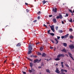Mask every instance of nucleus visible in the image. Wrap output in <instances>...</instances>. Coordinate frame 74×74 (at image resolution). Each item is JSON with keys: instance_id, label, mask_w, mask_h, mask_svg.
<instances>
[{"instance_id": "obj_1", "label": "nucleus", "mask_w": 74, "mask_h": 74, "mask_svg": "<svg viewBox=\"0 0 74 74\" xmlns=\"http://www.w3.org/2000/svg\"><path fill=\"white\" fill-rule=\"evenodd\" d=\"M64 55L63 54H59L57 56V58H56L55 59V60H56V61H58V60H60V58H59V57H64Z\"/></svg>"}, {"instance_id": "obj_2", "label": "nucleus", "mask_w": 74, "mask_h": 74, "mask_svg": "<svg viewBox=\"0 0 74 74\" xmlns=\"http://www.w3.org/2000/svg\"><path fill=\"white\" fill-rule=\"evenodd\" d=\"M33 46H34V45H29V46L28 47L29 48V50H30V51H29L27 53L28 55H29L32 52V51H31V50H32V47Z\"/></svg>"}, {"instance_id": "obj_3", "label": "nucleus", "mask_w": 74, "mask_h": 74, "mask_svg": "<svg viewBox=\"0 0 74 74\" xmlns=\"http://www.w3.org/2000/svg\"><path fill=\"white\" fill-rule=\"evenodd\" d=\"M55 72L58 74H59L60 73V72L59 71V69L58 68H56V70L55 71Z\"/></svg>"}, {"instance_id": "obj_4", "label": "nucleus", "mask_w": 74, "mask_h": 74, "mask_svg": "<svg viewBox=\"0 0 74 74\" xmlns=\"http://www.w3.org/2000/svg\"><path fill=\"white\" fill-rule=\"evenodd\" d=\"M69 48L71 49H74V46L73 45H69Z\"/></svg>"}, {"instance_id": "obj_5", "label": "nucleus", "mask_w": 74, "mask_h": 74, "mask_svg": "<svg viewBox=\"0 0 74 74\" xmlns=\"http://www.w3.org/2000/svg\"><path fill=\"white\" fill-rule=\"evenodd\" d=\"M29 73H32V72L34 71V69L33 68H32L31 70L29 69Z\"/></svg>"}, {"instance_id": "obj_6", "label": "nucleus", "mask_w": 74, "mask_h": 74, "mask_svg": "<svg viewBox=\"0 0 74 74\" xmlns=\"http://www.w3.org/2000/svg\"><path fill=\"white\" fill-rule=\"evenodd\" d=\"M52 11H53L54 12H57V8H55V10L54 8H53Z\"/></svg>"}, {"instance_id": "obj_7", "label": "nucleus", "mask_w": 74, "mask_h": 74, "mask_svg": "<svg viewBox=\"0 0 74 74\" xmlns=\"http://www.w3.org/2000/svg\"><path fill=\"white\" fill-rule=\"evenodd\" d=\"M68 54L69 55V56H70V57L73 59V60H74V59H73V57H72V54L71 53H68Z\"/></svg>"}, {"instance_id": "obj_8", "label": "nucleus", "mask_w": 74, "mask_h": 74, "mask_svg": "<svg viewBox=\"0 0 74 74\" xmlns=\"http://www.w3.org/2000/svg\"><path fill=\"white\" fill-rule=\"evenodd\" d=\"M50 27L51 30L53 31V32H55V30L54 29V28H53V26H52V27L50 26Z\"/></svg>"}, {"instance_id": "obj_9", "label": "nucleus", "mask_w": 74, "mask_h": 74, "mask_svg": "<svg viewBox=\"0 0 74 74\" xmlns=\"http://www.w3.org/2000/svg\"><path fill=\"white\" fill-rule=\"evenodd\" d=\"M61 72H62V73H63V72H64V71H65V73H67V71L66 70L62 69L61 70Z\"/></svg>"}, {"instance_id": "obj_10", "label": "nucleus", "mask_w": 74, "mask_h": 74, "mask_svg": "<svg viewBox=\"0 0 74 74\" xmlns=\"http://www.w3.org/2000/svg\"><path fill=\"white\" fill-rule=\"evenodd\" d=\"M53 21L54 22V23H56V18H53Z\"/></svg>"}, {"instance_id": "obj_11", "label": "nucleus", "mask_w": 74, "mask_h": 74, "mask_svg": "<svg viewBox=\"0 0 74 74\" xmlns=\"http://www.w3.org/2000/svg\"><path fill=\"white\" fill-rule=\"evenodd\" d=\"M47 55V54H45V53H43L42 54V57H45V56Z\"/></svg>"}, {"instance_id": "obj_12", "label": "nucleus", "mask_w": 74, "mask_h": 74, "mask_svg": "<svg viewBox=\"0 0 74 74\" xmlns=\"http://www.w3.org/2000/svg\"><path fill=\"white\" fill-rule=\"evenodd\" d=\"M30 66L31 68H32L33 67V64L32 63V62H30Z\"/></svg>"}, {"instance_id": "obj_13", "label": "nucleus", "mask_w": 74, "mask_h": 74, "mask_svg": "<svg viewBox=\"0 0 74 74\" xmlns=\"http://www.w3.org/2000/svg\"><path fill=\"white\" fill-rule=\"evenodd\" d=\"M21 43H18V44L16 45V47H19L20 46H21Z\"/></svg>"}, {"instance_id": "obj_14", "label": "nucleus", "mask_w": 74, "mask_h": 74, "mask_svg": "<svg viewBox=\"0 0 74 74\" xmlns=\"http://www.w3.org/2000/svg\"><path fill=\"white\" fill-rule=\"evenodd\" d=\"M46 71L47 73H51L50 70H49V69H47L46 70Z\"/></svg>"}, {"instance_id": "obj_15", "label": "nucleus", "mask_w": 74, "mask_h": 74, "mask_svg": "<svg viewBox=\"0 0 74 74\" xmlns=\"http://www.w3.org/2000/svg\"><path fill=\"white\" fill-rule=\"evenodd\" d=\"M63 45H64V47H67V43H63Z\"/></svg>"}, {"instance_id": "obj_16", "label": "nucleus", "mask_w": 74, "mask_h": 74, "mask_svg": "<svg viewBox=\"0 0 74 74\" xmlns=\"http://www.w3.org/2000/svg\"><path fill=\"white\" fill-rule=\"evenodd\" d=\"M69 34H67L66 35H65V36H64V37H65V38H67V37H68V36H69Z\"/></svg>"}, {"instance_id": "obj_17", "label": "nucleus", "mask_w": 74, "mask_h": 74, "mask_svg": "<svg viewBox=\"0 0 74 74\" xmlns=\"http://www.w3.org/2000/svg\"><path fill=\"white\" fill-rule=\"evenodd\" d=\"M62 52H67V51H66V50L65 49H63L62 50H61Z\"/></svg>"}, {"instance_id": "obj_18", "label": "nucleus", "mask_w": 74, "mask_h": 74, "mask_svg": "<svg viewBox=\"0 0 74 74\" xmlns=\"http://www.w3.org/2000/svg\"><path fill=\"white\" fill-rule=\"evenodd\" d=\"M55 40L56 42V44H58V42H58V40L56 39V38H55Z\"/></svg>"}, {"instance_id": "obj_19", "label": "nucleus", "mask_w": 74, "mask_h": 74, "mask_svg": "<svg viewBox=\"0 0 74 74\" xmlns=\"http://www.w3.org/2000/svg\"><path fill=\"white\" fill-rule=\"evenodd\" d=\"M59 16L60 19H62V18H63V17L62 16V14L59 15Z\"/></svg>"}, {"instance_id": "obj_20", "label": "nucleus", "mask_w": 74, "mask_h": 74, "mask_svg": "<svg viewBox=\"0 0 74 74\" xmlns=\"http://www.w3.org/2000/svg\"><path fill=\"white\" fill-rule=\"evenodd\" d=\"M61 64L62 67L63 68L64 67V66L63 65V62H61Z\"/></svg>"}, {"instance_id": "obj_21", "label": "nucleus", "mask_w": 74, "mask_h": 74, "mask_svg": "<svg viewBox=\"0 0 74 74\" xmlns=\"http://www.w3.org/2000/svg\"><path fill=\"white\" fill-rule=\"evenodd\" d=\"M50 34L51 35V36H55V34H53V33H50Z\"/></svg>"}, {"instance_id": "obj_22", "label": "nucleus", "mask_w": 74, "mask_h": 74, "mask_svg": "<svg viewBox=\"0 0 74 74\" xmlns=\"http://www.w3.org/2000/svg\"><path fill=\"white\" fill-rule=\"evenodd\" d=\"M69 38H71V39H73V38L74 37L72 35H71L70 36Z\"/></svg>"}, {"instance_id": "obj_23", "label": "nucleus", "mask_w": 74, "mask_h": 74, "mask_svg": "<svg viewBox=\"0 0 74 74\" xmlns=\"http://www.w3.org/2000/svg\"><path fill=\"white\" fill-rule=\"evenodd\" d=\"M47 1H42V3H43V4L44 5V4H45V3H46Z\"/></svg>"}, {"instance_id": "obj_24", "label": "nucleus", "mask_w": 74, "mask_h": 74, "mask_svg": "<svg viewBox=\"0 0 74 74\" xmlns=\"http://www.w3.org/2000/svg\"><path fill=\"white\" fill-rule=\"evenodd\" d=\"M37 62H38V59H36L34 60V63H36Z\"/></svg>"}, {"instance_id": "obj_25", "label": "nucleus", "mask_w": 74, "mask_h": 74, "mask_svg": "<svg viewBox=\"0 0 74 74\" xmlns=\"http://www.w3.org/2000/svg\"><path fill=\"white\" fill-rule=\"evenodd\" d=\"M58 32H59V33H63V31H62V30H59L58 31Z\"/></svg>"}, {"instance_id": "obj_26", "label": "nucleus", "mask_w": 74, "mask_h": 74, "mask_svg": "<svg viewBox=\"0 0 74 74\" xmlns=\"http://www.w3.org/2000/svg\"><path fill=\"white\" fill-rule=\"evenodd\" d=\"M69 22H73V20H72V18H71L70 19V20L69 21Z\"/></svg>"}, {"instance_id": "obj_27", "label": "nucleus", "mask_w": 74, "mask_h": 74, "mask_svg": "<svg viewBox=\"0 0 74 74\" xmlns=\"http://www.w3.org/2000/svg\"><path fill=\"white\" fill-rule=\"evenodd\" d=\"M69 31L71 32H73V29L72 28H70L69 29Z\"/></svg>"}, {"instance_id": "obj_28", "label": "nucleus", "mask_w": 74, "mask_h": 74, "mask_svg": "<svg viewBox=\"0 0 74 74\" xmlns=\"http://www.w3.org/2000/svg\"><path fill=\"white\" fill-rule=\"evenodd\" d=\"M68 16V14H67V13H66V15L64 16V17H67V16Z\"/></svg>"}, {"instance_id": "obj_29", "label": "nucleus", "mask_w": 74, "mask_h": 74, "mask_svg": "<svg viewBox=\"0 0 74 74\" xmlns=\"http://www.w3.org/2000/svg\"><path fill=\"white\" fill-rule=\"evenodd\" d=\"M29 61H30L31 62H33V60L30 59V58L29 59Z\"/></svg>"}, {"instance_id": "obj_30", "label": "nucleus", "mask_w": 74, "mask_h": 74, "mask_svg": "<svg viewBox=\"0 0 74 74\" xmlns=\"http://www.w3.org/2000/svg\"><path fill=\"white\" fill-rule=\"evenodd\" d=\"M50 32H51V30H49L48 31V34H49L50 33H49Z\"/></svg>"}, {"instance_id": "obj_31", "label": "nucleus", "mask_w": 74, "mask_h": 74, "mask_svg": "<svg viewBox=\"0 0 74 74\" xmlns=\"http://www.w3.org/2000/svg\"><path fill=\"white\" fill-rule=\"evenodd\" d=\"M38 55H42L41 53L39 52H38Z\"/></svg>"}, {"instance_id": "obj_32", "label": "nucleus", "mask_w": 74, "mask_h": 74, "mask_svg": "<svg viewBox=\"0 0 74 74\" xmlns=\"http://www.w3.org/2000/svg\"><path fill=\"white\" fill-rule=\"evenodd\" d=\"M65 65L66 67H69V65H68L67 64H65Z\"/></svg>"}, {"instance_id": "obj_33", "label": "nucleus", "mask_w": 74, "mask_h": 74, "mask_svg": "<svg viewBox=\"0 0 74 74\" xmlns=\"http://www.w3.org/2000/svg\"><path fill=\"white\" fill-rule=\"evenodd\" d=\"M56 19H59L60 18V17H59V16H57V17H56Z\"/></svg>"}, {"instance_id": "obj_34", "label": "nucleus", "mask_w": 74, "mask_h": 74, "mask_svg": "<svg viewBox=\"0 0 74 74\" xmlns=\"http://www.w3.org/2000/svg\"><path fill=\"white\" fill-rule=\"evenodd\" d=\"M65 38L64 37V36H61V38L62 39H63V38Z\"/></svg>"}, {"instance_id": "obj_35", "label": "nucleus", "mask_w": 74, "mask_h": 74, "mask_svg": "<svg viewBox=\"0 0 74 74\" xmlns=\"http://www.w3.org/2000/svg\"><path fill=\"white\" fill-rule=\"evenodd\" d=\"M22 73H23V74H26V72H24L23 71H22Z\"/></svg>"}, {"instance_id": "obj_36", "label": "nucleus", "mask_w": 74, "mask_h": 74, "mask_svg": "<svg viewBox=\"0 0 74 74\" xmlns=\"http://www.w3.org/2000/svg\"><path fill=\"white\" fill-rule=\"evenodd\" d=\"M69 11L70 12H71V13H73V12H72V11L70 9L69 10Z\"/></svg>"}, {"instance_id": "obj_37", "label": "nucleus", "mask_w": 74, "mask_h": 74, "mask_svg": "<svg viewBox=\"0 0 74 74\" xmlns=\"http://www.w3.org/2000/svg\"><path fill=\"white\" fill-rule=\"evenodd\" d=\"M57 37L58 40H59V38H60V36H57Z\"/></svg>"}, {"instance_id": "obj_38", "label": "nucleus", "mask_w": 74, "mask_h": 74, "mask_svg": "<svg viewBox=\"0 0 74 74\" xmlns=\"http://www.w3.org/2000/svg\"><path fill=\"white\" fill-rule=\"evenodd\" d=\"M40 14H41V12H40V11H39L37 13V14H38V15H39Z\"/></svg>"}, {"instance_id": "obj_39", "label": "nucleus", "mask_w": 74, "mask_h": 74, "mask_svg": "<svg viewBox=\"0 0 74 74\" xmlns=\"http://www.w3.org/2000/svg\"><path fill=\"white\" fill-rule=\"evenodd\" d=\"M52 16H52V15H50L49 16V17L50 18H51V17H52Z\"/></svg>"}, {"instance_id": "obj_40", "label": "nucleus", "mask_w": 74, "mask_h": 74, "mask_svg": "<svg viewBox=\"0 0 74 74\" xmlns=\"http://www.w3.org/2000/svg\"><path fill=\"white\" fill-rule=\"evenodd\" d=\"M43 26H45L46 28H48L47 26V25H45L44 24Z\"/></svg>"}, {"instance_id": "obj_41", "label": "nucleus", "mask_w": 74, "mask_h": 74, "mask_svg": "<svg viewBox=\"0 0 74 74\" xmlns=\"http://www.w3.org/2000/svg\"><path fill=\"white\" fill-rule=\"evenodd\" d=\"M37 22V20H34V21L33 22H34V23H36Z\"/></svg>"}, {"instance_id": "obj_42", "label": "nucleus", "mask_w": 74, "mask_h": 74, "mask_svg": "<svg viewBox=\"0 0 74 74\" xmlns=\"http://www.w3.org/2000/svg\"><path fill=\"white\" fill-rule=\"evenodd\" d=\"M43 49V48L42 47H40V51H42Z\"/></svg>"}, {"instance_id": "obj_43", "label": "nucleus", "mask_w": 74, "mask_h": 74, "mask_svg": "<svg viewBox=\"0 0 74 74\" xmlns=\"http://www.w3.org/2000/svg\"><path fill=\"white\" fill-rule=\"evenodd\" d=\"M26 11L27 12H29V10L26 9Z\"/></svg>"}, {"instance_id": "obj_44", "label": "nucleus", "mask_w": 74, "mask_h": 74, "mask_svg": "<svg viewBox=\"0 0 74 74\" xmlns=\"http://www.w3.org/2000/svg\"><path fill=\"white\" fill-rule=\"evenodd\" d=\"M39 42H36V45H38V44H39Z\"/></svg>"}, {"instance_id": "obj_45", "label": "nucleus", "mask_w": 74, "mask_h": 74, "mask_svg": "<svg viewBox=\"0 0 74 74\" xmlns=\"http://www.w3.org/2000/svg\"><path fill=\"white\" fill-rule=\"evenodd\" d=\"M60 74H66L64 73H63V72H62L61 73H60Z\"/></svg>"}, {"instance_id": "obj_46", "label": "nucleus", "mask_w": 74, "mask_h": 74, "mask_svg": "<svg viewBox=\"0 0 74 74\" xmlns=\"http://www.w3.org/2000/svg\"><path fill=\"white\" fill-rule=\"evenodd\" d=\"M41 59H40V60H38V62H41Z\"/></svg>"}, {"instance_id": "obj_47", "label": "nucleus", "mask_w": 74, "mask_h": 74, "mask_svg": "<svg viewBox=\"0 0 74 74\" xmlns=\"http://www.w3.org/2000/svg\"><path fill=\"white\" fill-rule=\"evenodd\" d=\"M39 69H41L42 68V67L41 66H39L38 67Z\"/></svg>"}, {"instance_id": "obj_48", "label": "nucleus", "mask_w": 74, "mask_h": 74, "mask_svg": "<svg viewBox=\"0 0 74 74\" xmlns=\"http://www.w3.org/2000/svg\"><path fill=\"white\" fill-rule=\"evenodd\" d=\"M38 19H40V16H38Z\"/></svg>"}, {"instance_id": "obj_49", "label": "nucleus", "mask_w": 74, "mask_h": 74, "mask_svg": "<svg viewBox=\"0 0 74 74\" xmlns=\"http://www.w3.org/2000/svg\"><path fill=\"white\" fill-rule=\"evenodd\" d=\"M50 49H53V48L51 46L50 47Z\"/></svg>"}, {"instance_id": "obj_50", "label": "nucleus", "mask_w": 74, "mask_h": 74, "mask_svg": "<svg viewBox=\"0 0 74 74\" xmlns=\"http://www.w3.org/2000/svg\"><path fill=\"white\" fill-rule=\"evenodd\" d=\"M51 42H53V43H55V42H54V41H53V40H51Z\"/></svg>"}, {"instance_id": "obj_51", "label": "nucleus", "mask_w": 74, "mask_h": 74, "mask_svg": "<svg viewBox=\"0 0 74 74\" xmlns=\"http://www.w3.org/2000/svg\"><path fill=\"white\" fill-rule=\"evenodd\" d=\"M33 57H34V58H37V56L34 55Z\"/></svg>"}, {"instance_id": "obj_52", "label": "nucleus", "mask_w": 74, "mask_h": 74, "mask_svg": "<svg viewBox=\"0 0 74 74\" xmlns=\"http://www.w3.org/2000/svg\"><path fill=\"white\" fill-rule=\"evenodd\" d=\"M25 4L26 5H28V3H25Z\"/></svg>"}, {"instance_id": "obj_53", "label": "nucleus", "mask_w": 74, "mask_h": 74, "mask_svg": "<svg viewBox=\"0 0 74 74\" xmlns=\"http://www.w3.org/2000/svg\"><path fill=\"white\" fill-rule=\"evenodd\" d=\"M30 56L31 57H32V58H34V55H31Z\"/></svg>"}, {"instance_id": "obj_54", "label": "nucleus", "mask_w": 74, "mask_h": 74, "mask_svg": "<svg viewBox=\"0 0 74 74\" xmlns=\"http://www.w3.org/2000/svg\"><path fill=\"white\" fill-rule=\"evenodd\" d=\"M58 29V27H56V30H57V29Z\"/></svg>"}, {"instance_id": "obj_55", "label": "nucleus", "mask_w": 74, "mask_h": 74, "mask_svg": "<svg viewBox=\"0 0 74 74\" xmlns=\"http://www.w3.org/2000/svg\"><path fill=\"white\" fill-rule=\"evenodd\" d=\"M26 59H28V60H29V58H28L27 57H26Z\"/></svg>"}, {"instance_id": "obj_56", "label": "nucleus", "mask_w": 74, "mask_h": 74, "mask_svg": "<svg viewBox=\"0 0 74 74\" xmlns=\"http://www.w3.org/2000/svg\"><path fill=\"white\" fill-rule=\"evenodd\" d=\"M62 24H64V22H63V21H62Z\"/></svg>"}, {"instance_id": "obj_57", "label": "nucleus", "mask_w": 74, "mask_h": 74, "mask_svg": "<svg viewBox=\"0 0 74 74\" xmlns=\"http://www.w3.org/2000/svg\"><path fill=\"white\" fill-rule=\"evenodd\" d=\"M60 0H58V3H59V2H60Z\"/></svg>"}, {"instance_id": "obj_58", "label": "nucleus", "mask_w": 74, "mask_h": 74, "mask_svg": "<svg viewBox=\"0 0 74 74\" xmlns=\"http://www.w3.org/2000/svg\"><path fill=\"white\" fill-rule=\"evenodd\" d=\"M7 60H5L4 62V63H5V62H6V61Z\"/></svg>"}, {"instance_id": "obj_59", "label": "nucleus", "mask_w": 74, "mask_h": 74, "mask_svg": "<svg viewBox=\"0 0 74 74\" xmlns=\"http://www.w3.org/2000/svg\"><path fill=\"white\" fill-rule=\"evenodd\" d=\"M49 60L48 59H47V62H48V61H49Z\"/></svg>"}, {"instance_id": "obj_60", "label": "nucleus", "mask_w": 74, "mask_h": 74, "mask_svg": "<svg viewBox=\"0 0 74 74\" xmlns=\"http://www.w3.org/2000/svg\"><path fill=\"white\" fill-rule=\"evenodd\" d=\"M58 64H56L55 65V66H58Z\"/></svg>"}, {"instance_id": "obj_61", "label": "nucleus", "mask_w": 74, "mask_h": 74, "mask_svg": "<svg viewBox=\"0 0 74 74\" xmlns=\"http://www.w3.org/2000/svg\"><path fill=\"white\" fill-rule=\"evenodd\" d=\"M72 15H74V14H73V12L72 13Z\"/></svg>"}, {"instance_id": "obj_62", "label": "nucleus", "mask_w": 74, "mask_h": 74, "mask_svg": "<svg viewBox=\"0 0 74 74\" xmlns=\"http://www.w3.org/2000/svg\"><path fill=\"white\" fill-rule=\"evenodd\" d=\"M12 66H14V63H12Z\"/></svg>"}, {"instance_id": "obj_63", "label": "nucleus", "mask_w": 74, "mask_h": 74, "mask_svg": "<svg viewBox=\"0 0 74 74\" xmlns=\"http://www.w3.org/2000/svg\"><path fill=\"white\" fill-rule=\"evenodd\" d=\"M66 55L67 56V57H69V56H68V55L66 54Z\"/></svg>"}, {"instance_id": "obj_64", "label": "nucleus", "mask_w": 74, "mask_h": 74, "mask_svg": "<svg viewBox=\"0 0 74 74\" xmlns=\"http://www.w3.org/2000/svg\"><path fill=\"white\" fill-rule=\"evenodd\" d=\"M73 13H74V10H73Z\"/></svg>"}]
</instances>
